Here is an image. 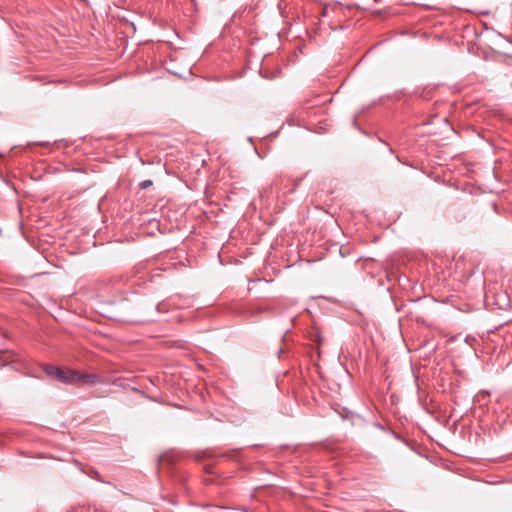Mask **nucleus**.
Segmentation results:
<instances>
[{"label":"nucleus","instance_id":"nucleus-1","mask_svg":"<svg viewBox=\"0 0 512 512\" xmlns=\"http://www.w3.org/2000/svg\"><path fill=\"white\" fill-rule=\"evenodd\" d=\"M79 371L73 369H62L58 381L67 385H74L79 383Z\"/></svg>","mask_w":512,"mask_h":512},{"label":"nucleus","instance_id":"nucleus-2","mask_svg":"<svg viewBox=\"0 0 512 512\" xmlns=\"http://www.w3.org/2000/svg\"><path fill=\"white\" fill-rule=\"evenodd\" d=\"M79 383L78 384H82V385H86V384H90V385H94V384H103L105 383V381L99 377L97 374H94V373H86V372H81L79 371Z\"/></svg>","mask_w":512,"mask_h":512},{"label":"nucleus","instance_id":"nucleus-3","mask_svg":"<svg viewBox=\"0 0 512 512\" xmlns=\"http://www.w3.org/2000/svg\"><path fill=\"white\" fill-rule=\"evenodd\" d=\"M61 368L54 365H45L44 372L52 379L58 380L59 374L61 372Z\"/></svg>","mask_w":512,"mask_h":512},{"label":"nucleus","instance_id":"nucleus-4","mask_svg":"<svg viewBox=\"0 0 512 512\" xmlns=\"http://www.w3.org/2000/svg\"><path fill=\"white\" fill-rule=\"evenodd\" d=\"M82 471L84 473H86L88 476L100 481V475H99L98 471H96L94 469H90L88 472L84 471L83 469H82Z\"/></svg>","mask_w":512,"mask_h":512},{"label":"nucleus","instance_id":"nucleus-5","mask_svg":"<svg viewBox=\"0 0 512 512\" xmlns=\"http://www.w3.org/2000/svg\"><path fill=\"white\" fill-rule=\"evenodd\" d=\"M151 185H152V181L151 180H144V181L140 182V184H139L141 189H147Z\"/></svg>","mask_w":512,"mask_h":512}]
</instances>
